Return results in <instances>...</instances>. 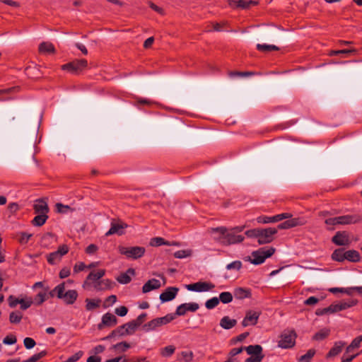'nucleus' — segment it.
<instances>
[{
    "instance_id": "obj_1",
    "label": "nucleus",
    "mask_w": 362,
    "mask_h": 362,
    "mask_svg": "<svg viewBox=\"0 0 362 362\" xmlns=\"http://www.w3.org/2000/svg\"><path fill=\"white\" fill-rule=\"evenodd\" d=\"M211 233H218L219 235L214 237V239L223 245L242 243L245 238L241 235H236L235 232L230 231L226 227L211 228L209 229Z\"/></svg>"
},
{
    "instance_id": "obj_2",
    "label": "nucleus",
    "mask_w": 362,
    "mask_h": 362,
    "mask_svg": "<svg viewBox=\"0 0 362 362\" xmlns=\"http://www.w3.org/2000/svg\"><path fill=\"white\" fill-rule=\"evenodd\" d=\"M275 252V248L270 247L267 249L265 247L259 248L257 251H254L252 252L251 257H246L245 260L250 262L252 264L258 265L262 264L265 259L268 257H270Z\"/></svg>"
},
{
    "instance_id": "obj_3",
    "label": "nucleus",
    "mask_w": 362,
    "mask_h": 362,
    "mask_svg": "<svg viewBox=\"0 0 362 362\" xmlns=\"http://www.w3.org/2000/svg\"><path fill=\"white\" fill-rule=\"evenodd\" d=\"M296 337L294 330H284L279 337L278 346L282 349L292 348L296 344Z\"/></svg>"
},
{
    "instance_id": "obj_4",
    "label": "nucleus",
    "mask_w": 362,
    "mask_h": 362,
    "mask_svg": "<svg viewBox=\"0 0 362 362\" xmlns=\"http://www.w3.org/2000/svg\"><path fill=\"white\" fill-rule=\"evenodd\" d=\"M175 318L173 314H168L162 317H157L143 326L144 329L146 332H149L156 329L157 327L167 325L173 321Z\"/></svg>"
},
{
    "instance_id": "obj_5",
    "label": "nucleus",
    "mask_w": 362,
    "mask_h": 362,
    "mask_svg": "<svg viewBox=\"0 0 362 362\" xmlns=\"http://www.w3.org/2000/svg\"><path fill=\"white\" fill-rule=\"evenodd\" d=\"M119 252L120 254L125 255L127 258L133 259H139L144 256L146 250L144 247L134 246V247H119Z\"/></svg>"
},
{
    "instance_id": "obj_6",
    "label": "nucleus",
    "mask_w": 362,
    "mask_h": 362,
    "mask_svg": "<svg viewBox=\"0 0 362 362\" xmlns=\"http://www.w3.org/2000/svg\"><path fill=\"white\" fill-rule=\"evenodd\" d=\"M88 65L86 59H76L62 66V69L72 74H78Z\"/></svg>"
},
{
    "instance_id": "obj_7",
    "label": "nucleus",
    "mask_w": 362,
    "mask_h": 362,
    "mask_svg": "<svg viewBox=\"0 0 362 362\" xmlns=\"http://www.w3.org/2000/svg\"><path fill=\"white\" fill-rule=\"evenodd\" d=\"M276 233L277 229L276 228H267L264 229H260L257 243H259V245L270 243L274 240V236Z\"/></svg>"
},
{
    "instance_id": "obj_8",
    "label": "nucleus",
    "mask_w": 362,
    "mask_h": 362,
    "mask_svg": "<svg viewBox=\"0 0 362 362\" xmlns=\"http://www.w3.org/2000/svg\"><path fill=\"white\" fill-rule=\"evenodd\" d=\"M128 227V225L119 219H112L110 223V230L105 233L106 236L117 234L122 235L124 233V229Z\"/></svg>"
},
{
    "instance_id": "obj_9",
    "label": "nucleus",
    "mask_w": 362,
    "mask_h": 362,
    "mask_svg": "<svg viewBox=\"0 0 362 362\" xmlns=\"http://www.w3.org/2000/svg\"><path fill=\"white\" fill-rule=\"evenodd\" d=\"M185 287L188 291L203 292L212 290L214 288L215 285L209 282L198 281L194 284H187Z\"/></svg>"
},
{
    "instance_id": "obj_10",
    "label": "nucleus",
    "mask_w": 362,
    "mask_h": 362,
    "mask_svg": "<svg viewBox=\"0 0 362 362\" xmlns=\"http://www.w3.org/2000/svg\"><path fill=\"white\" fill-rule=\"evenodd\" d=\"M261 315V312L259 311H254V310H247L245 314V317H244L242 325L243 327H247L249 325H255L258 319Z\"/></svg>"
},
{
    "instance_id": "obj_11",
    "label": "nucleus",
    "mask_w": 362,
    "mask_h": 362,
    "mask_svg": "<svg viewBox=\"0 0 362 362\" xmlns=\"http://www.w3.org/2000/svg\"><path fill=\"white\" fill-rule=\"evenodd\" d=\"M332 242L339 246L349 245L351 243L346 231H337L332 238Z\"/></svg>"
},
{
    "instance_id": "obj_12",
    "label": "nucleus",
    "mask_w": 362,
    "mask_h": 362,
    "mask_svg": "<svg viewBox=\"0 0 362 362\" xmlns=\"http://www.w3.org/2000/svg\"><path fill=\"white\" fill-rule=\"evenodd\" d=\"M337 218L339 225L356 224L362 221V216L359 214H348Z\"/></svg>"
},
{
    "instance_id": "obj_13",
    "label": "nucleus",
    "mask_w": 362,
    "mask_h": 362,
    "mask_svg": "<svg viewBox=\"0 0 362 362\" xmlns=\"http://www.w3.org/2000/svg\"><path fill=\"white\" fill-rule=\"evenodd\" d=\"M199 304L197 303H182L177 306L174 315L182 316L186 314L187 311L195 312L199 309Z\"/></svg>"
},
{
    "instance_id": "obj_14",
    "label": "nucleus",
    "mask_w": 362,
    "mask_h": 362,
    "mask_svg": "<svg viewBox=\"0 0 362 362\" xmlns=\"http://www.w3.org/2000/svg\"><path fill=\"white\" fill-rule=\"evenodd\" d=\"M291 216L290 214L283 213L274 216H259L257 218L258 223H269L280 221L283 219L288 218Z\"/></svg>"
},
{
    "instance_id": "obj_15",
    "label": "nucleus",
    "mask_w": 362,
    "mask_h": 362,
    "mask_svg": "<svg viewBox=\"0 0 362 362\" xmlns=\"http://www.w3.org/2000/svg\"><path fill=\"white\" fill-rule=\"evenodd\" d=\"M117 323V317L112 313H107L102 317V321L98 325V328L102 329L105 326L112 327Z\"/></svg>"
},
{
    "instance_id": "obj_16",
    "label": "nucleus",
    "mask_w": 362,
    "mask_h": 362,
    "mask_svg": "<svg viewBox=\"0 0 362 362\" xmlns=\"http://www.w3.org/2000/svg\"><path fill=\"white\" fill-rule=\"evenodd\" d=\"M178 291L179 288L177 287H168L160 295V300L163 303L170 301L175 298Z\"/></svg>"
},
{
    "instance_id": "obj_17",
    "label": "nucleus",
    "mask_w": 362,
    "mask_h": 362,
    "mask_svg": "<svg viewBox=\"0 0 362 362\" xmlns=\"http://www.w3.org/2000/svg\"><path fill=\"white\" fill-rule=\"evenodd\" d=\"M33 209L36 214H47L49 207L47 201L45 199H37L33 205Z\"/></svg>"
},
{
    "instance_id": "obj_18",
    "label": "nucleus",
    "mask_w": 362,
    "mask_h": 362,
    "mask_svg": "<svg viewBox=\"0 0 362 362\" xmlns=\"http://www.w3.org/2000/svg\"><path fill=\"white\" fill-rule=\"evenodd\" d=\"M78 298V293L76 290H68L66 292H62V296L61 299L64 300V302L67 305H72L76 300Z\"/></svg>"
},
{
    "instance_id": "obj_19",
    "label": "nucleus",
    "mask_w": 362,
    "mask_h": 362,
    "mask_svg": "<svg viewBox=\"0 0 362 362\" xmlns=\"http://www.w3.org/2000/svg\"><path fill=\"white\" fill-rule=\"evenodd\" d=\"M115 284V282L110 279H103L95 282L94 288L96 291L111 290Z\"/></svg>"
},
{
    "instance_id": "obj_20",
    "label": "nucleus",
    "mask_w": 362,
    "mask_h": 362,
    "mask_svg": "<svg viewBox=\"0 0 362 362\" xmlns=\"http://www.w3.org/2000/svg\"><path fill=\"white\" fill-rule=\"evenodd\" d=\"M233 295L235 298L243 300L245 298H250L252 296L251 290L243 287L235 288L233 291Z\"/></svg>"
},
{
    "instance_id": "obj_21",
    "label": "nucleus",
    "mask_w": 362,
    "mask_h": 362,
    "mask_svg": "<svg viewBox=\"0 0 362 362\" xmlns=\"http://www.w3.org/2000/svg\"><path fill=\"white\" fill-rule=\"evenodd\" d=\"M135 274V271L132 268H129L127 270L126 272L121 274L118 276L116 279L117 281L122 284H127L129 283L132 280L131 276H134Z\"/></svg>"
},
{
    "instance_id": "obj_22",
    "label": "nucleus",
    "mask_w": 362,
    "mask_h": 362,
    "mask_svg": "<svg viewBox=\"0 0 362 362\" xmlns=\"http://www.w3.org/2000/svg\"><path fill=\"white\" fill-rule=\"evenodd\" d=\"M160 282L159 280L156 279H151L148 280L142 287L143 293H146L150 292L152 290L158 289L160 287Z\"/></svg>"
},
{
    "instance_id": "obj_23",
    "label": "nucleus",
    "mask_w": 362,
    "mask_h": 362,
    "mask_svg": "<svg viewBox=\"0 0 362 362\" xmlns=\"http://www.w3.org/2000/svg\"><path fill=\"white\" fill-rule=\"evenodd\" d=\"M244 350L251 356H264L262 354V347L259 344L244 347Z\"/></svg>"
},
{
    "instance_id": "obj_24",
    "label": "nucleus",
    "mask_w": 362,
    "mask_h": 362,
    "mask_svg": "<svg viewBox=\"0 0 362 362\" xmlns=\"http://www.w3.org/2000/svg\"><path fill=\"white\" fill-rule=\"evenodd\" d=\"M65 284L66 282H62L57 285L54 289L49 292L47 294V298L49 297L53 298L55 296L59 299L62 298V292L65 291Z\"/></svg>"
},
{
    "instance_id": "obj_25",
    "label": "nucleus",
    "mask_w": 362,
    "mask_h": 362,
    "mask_svg": "<svg viewBox=\"0 0 362 362\" xmlns=\"http://www.w3.org/2000/svg\"><path fill=\"white\" fill-rule=\"evenodd\" d=\"M39 52L41 54H52L55 52L54 45L49 42H43L39 45Z\"/></svg>"
},
{
    "instance_id": "obj_26",
    "label": "nucleus",
    "mask_w": 362,
    "mask_h": 362,
    "mask_svg": "<svg viewBox=\"0 0 362 362\" xmlns=\"http://www.w3.org/2000/svg\"><path fill=\"white\" fill-rule=\"evenodd\" d=\"M237 324V320L230 319L228 316H224L220 320V326L225 329H230L235 327Z\"/></svg>"
},
{
    "instance_id": "obj_27",
    "label": "nucleus",
    "mask_w": 362,
    "mask_h": 362,
    "mask_svg": "<svg viewBox=\"0 0 362 362\" xmlns=\"http://www.w3.org/2000/svg\"><path fill=\"white\" fill-rule=\"evenodd\" d=\"M360 253L355 250H349L346 251L345 258L351 262H358L360 261Z\"/></svg>"
},
{
    "instance_id": "obj_28",
    "label": "nucleus",
    "mask_w": 362,
    "mask_h": 362,
    "mask_svg": "<svg viewBox=\"0 0 362 362\" xmlns=\"http://www.w3.org/2000/svg\"><path fill=\"white\" fill-rule=\"evenodd\" d=\"M346 251L344 248L336 249L332 254V259L337 262H344L346 258Z\"/></svg>"
},
{
    "instance_id": "obj_29",
    "label": "nucleus",
    "mask_w": 362,
    "mask_h": 362,
    "mask_svg": "<svg viewBox=\"0 0 362 362\" xmlns=\"http://www.w3.org/2000/svg\"><path fill=\"white\" fill-rule=\"evenodd\" d=\"M345 345L343 341H337L334 344V346L329 350L327 354V357H333L338 355L341 351L342 348Z\"/></svg>"
},
{
    "instance_id": "obj_30",
    "label": "nucleus",
    "mask_w": 362,
    "mask_h": 362,
    "mask_svg": "<svg viewBox=\"0 0 362 362\" xmlns=\"http://www.w3.org/2000/svg\"><path fill=\"white\" fill-rule=\"evenodd\" d=\"M125 331H126V328L124 327V325H122L121 326H119L117 329L112 330L108 336H107L105 338H104V339H110L116 336H119V337L126 336V335H127V334H126Z\"/></svg>"
},
{
    "instance_id": "obj_31",
    "label": "nucleus",
    "mask_w": 362,
    "mask_h": 362,
    "mask_svg": "<svg viewBox=\"0 0 362 362\" xmlns=\"http://www.w3.org/2000/svg\"><path fill=\"white\" fill-rule=\"evenodd\" d=\"M48 218V216L46 214H39L32 221V224L34 226H43Z\"/></svg>"
},
{
    "instance_id": "obj_32",
    "label": "nucleus",
    "mask_w": 362,
    "mask_h": 362,
    "mask_svg": "<svg viewBox=\"0 0 362 362\" xmlns=\"http://www.w3.org/2000/svg\"><path fill=\"white\" fill-rule=\"evenodd\" d=\"M86 309L88 311L93 310L94 309H96L100 307V304L101 303L100 299H90V298H86Z\"/></svg>"
},
{
    "instance_id": "obj_33",
    "label": "nucleus",
    "mask_w": 362,
    "mask_h": 362,
    "mask_svg": "<svg viewBox=\"0 0 362 362\" xmlns=\"http://www.w3.org/2000/svg\"><path fill=\"white\" fill-rule=\"evenodd\" d=\"M330 333V330L327 328L320 329L319 332L315 334L313 337V339L315 341H321L327 338Z\"/></svg>"
},
{
    "instance_id": "obj_34",
    "label": "nucleus",
    "mask_w": 362,
    "mask_h": 362,
    "mask_svg": "<svg viewBox=\"0 0 362 362\" xmlns=\"http://www.w3.org/2000/svg\"><path fill=\"white\" fill-rule=\"evenodd\" d=\"M105 274V269H100L97 272H91L87 276V280H90L93 281H98L100 279L104 276Z\"/></svg>"
},
{
    "instance_id": "obj_35",
    "label": "nucleus",
    "mask_w": 362,
    "mask_h": 362,
    "mask_svg": "<svg viewBox=\"0 0 362 362\" xmlns=\"http://www.w3.org/2000/svg\"><path fill=\"white\" fill-rule=\"evenodd\" d=\"M56 211L59 214H66L68 212H74L76 211L75 209L71 208L69 205H64L62 203H57L55 205Z\"/></svg>"
},
{
    "instance_id": "obj_36",
    "label": "nucleus",
    "mask_w": 362,
    "mask_h": 362,
    "mask_svg": "<svg viewBox=\"0 0 362 362\" xmlns=\"http://www.w3.org/2000/svg\"><path fill=\"white\" fill-rule=\"evenodd\" d=\"M23 318V314L20 311L11 312L9 315V322L11 324H18Z\"/></svg>"
},
{
    "instance_id": "obj_37",
    "label": "nucleus",
    "mask_w": 362,
    "mask_h": 362,
    "mask_svg": "<svg viewBox=\"0 0 362 362\" xmlns=\"http://www.w3.org/2000/svg\"><path fill=\"white\" fill-rule=\"evenodd\" d=\"M218 298L219 299V302H221L224 304H227L232 302L233 299V296L230 292L225 291L221 293Z\"/></svg>"
},
{
    "instance_id": "obj_38",
    "label": "nucleus",
    "mask_w": 362,
    "mask_h": 362,
    "mask_svg": "<svg viewBox=\"0 0 362 362\" xmlns=\"http://www.w3.org/2000/svg\"><path fill=\"white\" fill-rule=\"evenodd\" d=\"M257 4V1L252 0H238L237 1V8H248L251 6H255Z\"/></svg>"
},
{
    "instance_id": "obj_39",
    "label": "nucleus",
    "mask_w": 362,
    "mask_h": 362,
    "mask_svg": "<svg viewBox=\"0 0 362 362\" xmlns=\"http://www.w3.org/2000/svg\"><path fill=\"white\" fill-rule=\"evenodd\" d=\"M257 49L259 51L264 52H271V51H277L279 49V48L276 45H266V44H257Z\"/></svg>"
},
{
    "instance_id": "obj_40",
    "label": "nucleus",
    "mask_w": 362,
    "mask_h": 362,
    "mask_svg": "<svg viewBox=\"0 0 362 362\" xmlns=\"http://www.w3.org/2000/svg\"><path fill=\"white\" fill-rule=\"evenodd\" d=\"M315 354V350L313 349H309L307 353L303 356H301L298 362H310L311 359Z\"/></svg>"
},
{
    "instance_id": "obj_41",
    "label": "nucleus",
    "mask_w": 362,
    "mask_h": 362,
    "mask_svg": "<svg viewBox=\"0 0 362 362\" xmlns=\"http://www.w3.org/2000/svg\"><path fill=\"white\" fill-rule=\"evenodd\" d=\"M47 299V293L46 292H40L33 300V303L36 305H40Z\"/></svg>"
},
{
    "instance_id": "obj_42",
    "label": "nucleus",
    "mask_w": 362,
    "mask_h": 362,
    "mask_svg": "<svg viewBox=\"0 0 362 362\" xmlns=\"http://www.w3.org/2000/svg\"><path fill=\"white\" fill-rule=\"evenodd\" d=\"M124 327L126 328V334H127V335H132L133 334L136 329L138 328V327L136 326V325L132 320L126 324H124Z\"/></svg>"
},
{
    "instance_id": "obj_43",
    "label": "nucleus",
    "mask_w": 362,
    "mask_h": 362,
    "mask_svg": "<svg viewBox=\"0 0 362 362\" xmlns=\"http://www.w3.org/2000/svg\"><path fill=\"white\" fill-rule=\"evenodd\" d=\"M175 351V347L173 345H169L161 349L160 354L163 357H169L172 356Z\"/></svg>"
},
{
    "instance_id": "obj_44",
    "label": "nucleus",
    "mask_w": 362,
    "mask_h": 362,
    "mask_svg": "<svg viewBox=\"0 0 362 362\" xmlns=\"http://www.w3.org/2000/svg\"><path fill=\"white\" fill-rule=\"evenodd\" d=\"M168 244V241H165L164 238L160 237L153 238L150 241V245L153 247H158Z\"/></svg>"
},
{
    "instance_id": "obj_45",
    "label": "nucleus",
    "mask_w": 362,
    "mask_h": 362,
    "mask_svg": "<svg viewBox=\"0 0 362 362\" xmlns=\"http://www.w3.org/2000/svg\"><path fill=\"white\" fill-rule=\"evenodd\" d=\"M219 304V299L218 297H213L211 299H209L205 303V306L207 309L211 310L216 308Z\"/></svg>"
},
{
    "instance_id": "obj_46",
    "label": "nucleus",
    "mask_w": 362,
    "mask_h": 362,
    "mask_svg": "<svg viewBox=\"0 0 362 362\" xmlns=\"http://www.w3.org/2000/svg\"><path fill=\"white\" fill-rule=\"evenodd\" d=\"M47 351L45 350L42 351L37 354H33L31 357L25 361V362H36L40 358H43L47 355Z\"/></svg>"
},
{
    "instance_id": "obj_47",
    "label": "nucleus",
    "mask_w": 362,
    "mask_h": 362,
    "mask_svg": "<svg viewBox=\"0 0 362 362\" xmlns=\"http://www.w3.org/2000/svg\"><path fill=\"white\" fill-rule=\"evenodd\" d=\"M61 256L58 255V253L55 251L52 253H50L47 256V262L50 264H55L57 262H59L61 259Z\"/></svg>"
},
{
    "instance_id": "obj_48",
    "label": "nucleus",
    "mask_w": 362,
    "mask_h": 362,
    "mask_svg": "<svg viewBox=\"0 0 362 362\" xmlns=\"http://www.w3.org/2000/svg\"><path fill=\"white\" fill-rule=\"evenodd\" d=\"M192 255V251L189 250H181L174 253V257L177 259H182L187 257H189Z\"/></svg>"
},
{
    "instance_id": "obj_49",
    "label": "nucleus",
    "mask_w": 362,
    "mask_h": 362,
    "mask_svg": "<svg viewBox=\"0 0 362 362\" xmlns=\"http://www.w3.org/2000/svg\"><path fill=\"white\" fill-rule=\"evenodd\" d=\"M113 348L116 350H118L121 352L126 351L129 348H130V344L126 341H122L117 343L113 346Z\"/></svg>"
},
{
    "instance_id": "obj_50",
    "label": "nucleus",
    "mask_w": 362,
    "mask_h": 362,
    "mask_svg": "<svg viewBox=\"0 0 362 362\" xmlns=\"http://www.w3.org/2000/svg\"><path fill=\"white\" fill-rule=\"evenodd\" d=\"M19 304L21 305V309L23 310H25L29 308L32 304H33V300L31 298L27 299H21Z\"/></svg>"
},
{
    "instance_id": "obj_51",
    "label": "nucleus",
    "mask_w": 362,
    "mask_h": 362,
    "mask_svg": "<svg viewBox=\"0 0 362 362\" xmlns=\"http://www.w3.org/2000/svg\"><path fill=\"white\" fill-rule=\"evenodd\" d=\"M242 267V262L239 260L234 261L226 265V268L227 270H235L239 271Z\"/></svg>"
},
{
    "instance_id": "obj_52",
    "label": "nucleus",
    "mask_w": 362,
    "mask_h": 362,
    "mask_svg": "<svg viewBox=\"0 0 362 362\" xmlns=\"http://www.w3.org/2000/svg\"><path fill=\"white\" fill-rule=\"evenodd\" d=\"M287 221L290 228L298 226H302L305 223V221L302 218H291Z\"/></svg>"
},
{
    "instance_id": "obj_53",
    "label": "nucleus",
    "mask_w": 362,
    "mask_h": 362,
    "mask_svg": "<svg viewBox=\"0 0 362 362\" xmlns=\"http://www.w3.org/2000/svg\"><path fill=\"white\" fill-rule=\"evenodd\" d=\"M23 344L27 349H30L35 346L36 342L33 338L25 337L23 340Z\"/></svg>"
},
{
    "instance_id": "obj_54",
    "label": "nucleus",
    "mask_w": 362,
    "mask_h": 362,
    "mask_svg": "<svg viewBox=\"0 0 362 362\" xmlns=\"http://www.w3.org/2000/svg\"><path fill=\"white\" fill-rule=\"evenodd\" d=\"M182 359L185 362H191L193 360L194 354L192 351H182L181 352Z\"/></svg>"
},
{
    "instance_id": "obj_55",
    "label": "nucleus",
    "mask_w": 362,
    "mask_h": 362,
    "mask_svg": "<svg viewBox=\"0 0 362 362\" xmlns=\"http://www.w3.org/2000/svg\"><path fill=\"white\" fill-rule=\"evenodd\" d=\"M17 341V339H16V337L13 334H10V335H8L6 336L4 339H3V343L4 344H7V345H12V344H16Z\"/></svg>"
},
{
    "instance_id": "obj_56",
    "label": "nucleus",
    "mask_w": 362,
    "mask_h": 362,
    "mask_svg": "<svg viewBox=\"0 0 362 362\" xmlns=\"http://www.w3.org/2000/svg\"><path fill=\"white\" fill-rule=\"evenodd\" d=\"M32 236H33V234H31V233H28L26 232H21V233H20L19 241L21 244H26Z\"/></svg>"
},
{
    "instance_id": "obj_57",
    "label": "nucleus",
    "mask_w": 362,
    "mask_h": 362,
    "mask_svg": "<svg viewBox=\"0 0 362 362\" xmlns=\"http://www.w3.org/2000/svg\"><path fill=\"white\" fill-rule=\"evenodd\" d=\"M259 231H260L259 228H255V229L248 230L245 231V233L248 238H257L258 240L259 235Z\"/></svg>"
},
{
    "instance_id": "obj_58",
    "label": "nucleus",
    "mask_w": 362,
    "mask_h": 362,
    "mask_svg": "<svg viewBox=\"0 0 362 362\" xmlns=\"http://www.w3.org/2000/svg\"><path fill=\"white\" fill-rule=\"evenodd\" d=\"M116 301H117V296L115 295H111L105 299L103 306L105 308H107V307L112 305V304H114L115 303H116Z\"/></svg>"
},
{
    "instance_id": "obj_59",
    "label": "nucleus",
    "mask_w": 362,
    "mask_h": 362,
    "mask_svg": "<svg viewBox=\"0 0 362 362\" xmlns=\"http://www.w3.org/2000/svg\"><path fill=\"white\" fill-rule=\"evenodd\" d=\"M21 299L16 298L15 296L11 295L8 298V305L10 308H13L19 304Z\"/></svg>"
},
{
    "instance_id": "obj_60",
    "label": "nucleus",
    "mask_w": 362,
    "mask_h": 362,
    "mask_svg": "<svg viewBox=\"0 0 362 362\" xmlns=\"http://www.w3.org/2000/svg\"><path fill=\"white\" fill-rule=\"evenodd\" d=\"M147 317L146 313H142L140 315H139L136 319L132 320L136 326L139 327L140 325H142V323L146 320V318Z\"/></svg>"
},
{
    "instance_id": "obj_61",
    "label": "nucleus",
    "mask_w": 362,
    "mask_h": 362,
    "mask_svg": "<svg viewBox=\"0 0 362 362\" xmlns=\"http://www.w3.org/2000/svg\"><path fill=\"white\" fill-rule=\"evenodd\" d=\"M127 312L128 309L125 306H120L119 308H117L115 310V313L120 317L125 316L127 314Z\"/></svg>"
},
{
    "instance_id": "obj_62",
    "label": "nucleus",
    "mask_w": 362,
    "mask_h": 362,
    "mask_svg": "<svg viewBox=\"0 0 362 362\" xmlns=\"http://www.w3.org/2000/svg\"><path fill=\"white\" fill-rule=\"evenodd\" d=\"M362 342V335L358 336L356 337L350 344V346L353 348H358L360 346L361 343Z\"/></svg>"
},
{
    "instance_id": "obj_63",
    "label": "nucleus",
    "mask_w": 362,
    "mask_h": 362,
    "mask_svg": "<svg viewBox=\"0 0 362 362\" xmlns=\"http://www.w3.org/2000/svg\"><path fill=\"white\" fill-rule=\"evenodd\" d=\"M70 273H71V270L69 268L64 267L59 272V278L65 279L70 275Z\"/></svg>"
},
{
    "instance_id": "obj_64",
    "label": "nucleus",
    "mask_w": 362,
    "mask_h": 362,
    "mask_svg": "<svg viewBox=\"0 0 362 362\" xmlns=\"http://www.w3.org/2000/svg\"><path fill=\"white\" fill-rule=\"evenodd\" d=\"M56 252L59 256L62 257L69 252V247L66 245H62L58 247V250Z\"/></svg>"
}]
</instances>
